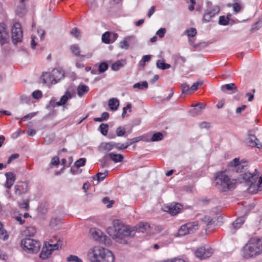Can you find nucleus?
Returning <instances> with one entry per match:
<instances>
[{"mask_svg": "<svg viewBox=\"0 0 262 262\" xmlns=\"http://www.w3.org/2000/svg\"><path fill=\"white\" fill-rule=\"evenodd\" d=\"M54 83H57L64 77V72L62 69H54L52 71Z\"/></svg>", "mask_w": 262, "mask_h": 262, "instance_id": "17", "label": "nucleus"}, {"mask_svg": "<svg viewBox=\"0 0 262 262\" xmlns=\"http://www.w3.org/2000/svg\"><path fill=\"white\" fill-rule=\"evenodd\" d=\"M87 257L91 262H114L115 260L113 252L100 246L91 248L88 252Z\"/></svg>", "mask_w": 262, "mask_h": 262, "instance_id": "2", "label": "nucleus"}, {"mask_svg": "<svg viewBox=\"0 0 262 262\" xmlns=\"http://www.w3.org/2000/svg\"><path fill=\"white\" fill-rule=\"evenodd\" d=\"M124 63L125 61L123 60H118L112 64L111 69L113 71H118L124 66Z\"/></svg>", "mask_w": 262, "mask_h": 262, "instance_id": "31", "label": "nucleus"}, {"mask_svg": "<svg viewBox=\"0 0 262 262\" xmlns=\"http://www.w3.org/2000/svg\"><path fill=\"white\" fill-rule=\"evenodd\" d=\"M70 50L71 53L76 56L81 57L82 58H90L92 57L93 54L89 52L84 55L80 54V49L77 44H73L70 46Z\"/></svg>", "mask_w": 262, "mask_h": 262, "instance_id": "13", "label": "nucleus"}, {"mask_svg": "<svg viewBox=\"0 0 262 262\" xmlns=\"http://www.w3.org/2000/svg\"><path fill=\"white\" fill-rule=\"evenodd\" d=\"M199 106V110H198L196 108H194L191 111V113L192 115H198L199 114H200L201 113V110L203 108H204L206 106V104L203 103H198L197 104H192L191 105V106L192 107H196V106Z\"/></svg>", "mask_w": 262, "mask_h": 262, "instance_id": "27", "label": "nucleus"}, {"mask_svg": "<svg viewBox=\"0 0 262 262\" xmlns=\"http://www.w3.org/2000/svg\"><path fill=\"white\" fill-rule=\"evenodd\" d=\"M228 6L230 7L232 6L233 8V11L235 13H237L239 12L241 10L242 7L241 5L239 3H234L232 4H229Z\"/></svg>", "mask_w": 262, "mask_h": 262, "instance_id": "38", "label": "nucleus"}, {"mask_svg": "<svg viewBox=\"0 0 262 262\" xmlns=\"http://www.w3.org/2000/svg\"><path fill=\"white\" fill-rule=\"evenodd\" d=\"M108 105L112 111H116L119 105V101L116 98H112L108 100Z\"/></svg>", "mask_w": 262, "mask_h": 262, "instance_id": "26", "label": "nucleus"}, {"mask_svg": "<svg viewBox=\"0 0 262 262\" xmlns=\"http://www.w3.org/2000/svg\"><path fill=\"white\" fill-rule=\"evenodd\" d=\"M71 34L77 38H79L80 36V32L78 28H74L71 31Z\"/></svg>", "mask_w": 262, "mask_h": 262, "instance_id": "51", "label": "nucleus"}, {"mask_svg": "<svg viewBox=\"0 0 262 262\" xmlns=\"http://www.w3.org/2000/svg\"><path fill=\"white\" fill-rule=\"evenodd\" d=\"M42 96V94L40 91L37 90L32 93V97L35 99L40 98Z\"/></svg>", "mask_w": 262, "mask_h": 262, "instance_id": "60", "label": "nucleus"}, {"mask_svg": "<svg viewBox=\"0 0 262 262\" xmlns=\"http://www.w3.org/2000/svg\"><path fill=\"white\" fill-rule=\"evenodd\" d=\"M128 147L125 144H121V143H114V148H117L118 150H122L125 149L127 148Z\"/></svg>", "mask_w": 262, "mask_h": 262, "instance_id": "55", "label": "nucleus"}, {"mask_svg": "<svg viewBox=\"0 0 262 262\" xmlns=\"http://www.w3.org/2000/svg\"><path fill=\"white\" fill-rule=\"evenodd\" d=\"M116 133L117 136L121 137L125 135L126 131L124 127L119 126L117 128Z\"/></svg>", "mask_w": 262, "mask_h": 262, "instance_id": "47", "label": "nucleus"}, {"mask_svg": "<svg viewBox=\"0 0 262 262\" xmlns=\"http://www.w3.org/2000/svg\"><path fill=\"white\" fill-rule=\"evenodd\" d=\"M67 260L69 262H83L81 259L73 255H70L68 256L67 258Z\"/></svg>", "mask_w": 262, "mask_h": 262, "instance_id": "42", "label": "nucleus"}, {"mask_svg": "<svg viewBox=\"0 0 262 262\" xmlns=\"http://www.w3.org/2000/svg\"><path fill=\"white\" fill-rule=\"evenodd\" d=\"M187 35L189 37H194L196 34V30L194 28H191L186 31Z\"/></svg>", "mask_w": 262, "mask_h": 262, "instance_id": "52", "label": "nucleus"}, {"mask_svg": "<svg viewBox=\"0 0 262 262\" xmlns=\"http://www.w3.org/2000/svg\"><path fill=\"white\" fill-rule=\"evenodd\" d=\"M150 228V226L147 223H140L138 225V229L139 232H146Z\"/></svg>", "mask_w": 262, "mask_h": 262, "instance_id": "33", "label": "nucleus"}, {"mask_svg": "<svg viewBox=\"0 0 262 262\" xmlns=\"http://www.w3.org/2000/svg\"><path fill=\"white\" fill-rule=\"evenodd\" d=\"M108 69V64L105 62H103L100 63L99 66L98 70L99 73H103L106 71Z\"/></svg>", "mask_w": 262, "mask_h": 262, "instance_id": "46", "label": "nucleus"}, {"mask_svg": "<svg viewBox=\"0 0 262 262\" xmlns=\"http://www.w3.org/2000/svg\"><path fill=\"white\" fill-rule=\"evenodd\" d=\"M256 183L257 191H262V176L259 178L258 177L257 181Z\"/></svg>", "mask_w": 262, "mask_h": 262, "instance_id": "56", "label": "nucleus"}, {"mask_svg": "<svg viewBox=\"0 0 262 262\" xmlns=\"http://www.w3.org/2000/svg\"><path fill=\"white\" fill-rule=\"evenodd\" d=\"M172 59L177 63L183 64L186 61V58L181 56L180 54H176L173 55Z\"/></svg>", "mask_w": 262, "mask_h": 262, "instance_id": "29", "label": "nucleus"}, {"mask_svg": "<svg viewBox=\"0 0 262 262\" xmlns=\"http://www.w3.org/2000/svg\"><path fill=\"white\" fill-rule=\"evenodd\" d=\"M202 222H203L206 226L209 225L212 223V220L210 219V217L207 216H205L202 219Z\"/></svg>", "mask_w": 262, "mask_h": 262, "instance_id": "61", "label": "nucleus"}, {"mask_svg": "<svg viewBox=\"0 0 262 262\" xmlns=\"http://www.w3.org/2000/svg\"><path fill=\"white\" fill-rule=\"evenodd\" d=\"M165 33L166 29L164 28H161L157 31L156 34L158 35L160 38H162L164 36Z\"/></svg>", "mask_w": 262, "mask_h": 262, "instance_id": "59", "label": "nucleus"}, {"mask_svg": "<svg viewBox=\"0 0 262 262\" xmlns=\"http://www.w3.org/2000/svg\"><path fill=\"white\" fill-rule=\"evenodd\" d=\"M134 88H137L140 90L143 89H147L148 88V83L146 81H143L142 82H138L133 85Z\"/></svg>", "mask_w": 262, "mask_h": 262, "instance_id": "37", "label": "nucleus"}, {"mask_svg": "<svg viewBox=\"0 0 262 262\" xmlns=\"http://www.w3.org/2000/svg\"><path fill=\"white\" fill-rule=\"evenodd\" d=\"M245 222V217L241 216L238 217L232 224V227L235 230L240 228Z\"/></svg>", "mask_w": 262, "mask_h": 262, "instance_id": "28", "label": "nucleus"}, {"mask_svg": "<svg viewBox=\"0 0 262 262\" xmlns=\"http://www.w3.org/2000/svg\"><path fill=\"white\" fill-rule=\"evenodd\" d=\"M20 246L21 248L29 253H37L40 248V243L38 241L30 238H24L21 239Z\"/></svg>", "mask_w": 262, "mask_h": 262, "instance_id": "5", "label": "nucleus"}, {"mask_svg": "<svg viewBox=\"0 0 262 262\" xmlns=\"http://www.w3.org/2000/svg\"><path fill=\"white\" fill-rule=\"evenodd\" d=\"M229 19L225 16H221L219 17V24L221 25L225 26L228 24Z\"/></svg>", "mask_w": 262, "mask_h": 262, "instance_id": "44", "label": "nucleus"}, {"mask_svg": "<svg viewBox=\"0 0 262 262\" xmlns=\"http://www.w3.org/2000/svg\"><path fill=\"white\" fill-rule=\"evenodd\" d=\"M8 32L6 30V25L4 23L0 24V43L2 45L7 42Z\"/></svg>", "mask_w": 262, "mask_h": 262, "instance_id": "16", "label": "nucleus"}, {"mask_svg": "<svg viewBox=\"0 0 262 262\" xmlns=\"http://www.w3.org/2000/svg\"><path fill=\"white\" fill-rule=\"evenodd\" d=\"M119 46L121 49H127L129 47V45L128 41L126 39H124L120 42Z\"/></svg>", "mask_w": 262, "mask_h": 262, "instance_id": "57", "label": "nucleus"}, {"mask_svg": "<svg viewBox=\"0 0 262 262\" xmlns=\"http://www.w3.org/2000/svg\"><path fill=\"white\" fill-rule=\"evenodd\" d=\"M241 178L246 182L250 183L252 181L257 179L258 175L250 172H244L240 174Z\"/></svg>", "mask_w": 262, "mask_h": 262, "instance_id": "21", "label": "nucleus"}, {"mask_svg": "<svg viewBox=\"0 0 262 262\" xmlns=\"http://www.w3.org/2000/svg\"><path fill=\"white\" fill-rule=\"evenodd\" d=\"M242 256L244 258L249 259L255 257L262 253V238L251 237L243 247Z\"/></svg>", "mask_w": 262, "mask_h": 262, "instance_id": "3", "label": "nucleus"}, {"mask_svg": "<svg viewBox=\"0 0 262 262\" xmlns=\"http://www.w3.org/2000/svg\"><path fill=\"white\" fill-rule=\"evenodd\" d=\"M213 249L209 246H202L196 250L195 255L201 259H206L210 257L213 253Z\"/></svg>", "mask_w": 262, "mask_h": 262, "instance_id": "9", "label": "nucleus"}, {"mask_svg": "<svg viewBox=\"0 0 262 262\" xmlns=\"http://www.w3.org/2000/svg\"><path fill=\"white\" fill-rule=\"evenodd\" d=\"M220 10V9L218 6H213L206 9L203 15V21L204 23L209 22L213 17L218 14Z\"/></svg>", "mask_w": 262, "mask_h": 262, "instance_id": "11", "label": "nucleus"}, {"mask_svg": "<svg viewBox=\"0 0 262 262\" xmlns=\"http://www.w3.org/2000/svg\"><path fill=\"white\" fill-rule=\"evenodd\" d=\"M221 89L223 92L232 91L233 92H237L238 91L237 88L234 83L223 85Z\"/></svg>", "mask_w": 262, "mask_h": 262, "instance_id": "24", "label": "nucleus"}, {"mask_svg": "<svg viewBox=\"0 0 262 262\" xmlns=\"http://www.w3.org/2000/svg\"><path fill=\"white\" fill-rule=\"evenodd\" d=\"M107 156L115 163L121 162L123 159V156L122 155L114 152L109 153Z\"/></svg>", "mask_w": 262, "mask_h": 262, "instance_id": "25", "label": "nucleus"}, {"mask_svg": "<svg viewBox=\"0 0 262 262\" xmlns=\"http://www.w3.org/2000/svg\"><path fill=\"white\" fill-rule=\"evenodd\" d=\"M150 59V55H144L142 59L141 60L140 62V63H142L143 65H144L146 62L149 61Z\"/></svg>", "mask_w": 262, "mask_h": 262, "instance_id": "64", "label": "nucleus"}, {"mask_svg": "<svg viewBox=\"0 0 262 262\" xmlns=\"http://www.w3.org/2000/svg\"><path fill=\"white\" fill-rule=\"evenodd\" d=\"M190 88L189 85L186 83H182L181 84V89L182 94H190L191 93L190 91Z\"/></svg>", "mask_w": 262, "mask_h": 262, "instance_id": "45", "label": "nucleus"}, {"mask_svg": "<svg viewBox=\"0 0 262 262\" xmlns=\"http://www.w3.org/2000/svg\"><path fill=\"white\" fill-rule=\"evenodd\" d=\"M214 183L217 189L222 192H226L235 188L237 180L231 179L225 171H222L215 174Z\"/></svg>", "mask_w": 262, "mask_h": 262, "instance_id": "4", "label": "nucleus"}, {"mask_svg": "<svg viewBox=\"0 0 262 262\" xmlns=\"http://www.w3.org/2000/svg\"><path fill=\"white\" fill-rule=\"evenodd\" d=\"M199 224L197 221L188 222L182 225L179 228L177 234L179 236H182L193 233L198 229Z\"/></svg>", "mask_w": 262, "mask_h": 262, "instance_id": "6", "label": "nucleus"}, {"mask_svg": "<svg viewBox=\"0 0 262 262\" xmlns=\"http://www.w3.org/2000/svg\"><path fill=\"white\" fill-rule=\"evenodd\" d=\"M142 139L141 137H137L134 138L133 139H127L126 143L127 146V147L130 146L131 145L133 144L134 143H136L139 141H140Z\"/></svg>", "mask_w": 262, "mask_h": 262, "instance_id": "43", "label": "nucleus"}, {"mask_svg": "<svg viewBox=\"0 0 262 262\" xmlns=\"http://www.w3.org/2000/svg\"><path fill=\"white\" fill-rule=\"evenodd\" d=\"M182 208V205L180 203H171L164 207V210L172 215H175L179 213Z\"/></svg>", "mask_w": 262, "mask_h": 262, "instance_id": "12", "label": "nucleus"}, {"mask_svg": "<svg viewBox=\"0 0 262 262\" xmlns=\"http://www.w3.org/2000/svg\"><path fill=\"white\" fill-rule=\"evenodd\" d=\"M111 33L110 32H106L102 35V41L103 42L109 44L111 43Z\"/></svg>", "mask_w": 262, "mask_h": 262, "instance_id": "34", "label": "nucleus"}, {"mask_svg": "<svg viewBox=\"0 0 262 262\" xmlns=\"http://www.w3.org/2000/svg\"><path fill=\"white\" fill-rule=\"evenodd\" d=\"M5 176L6 177V182L5 184V186L10 189L15 182L16 177L15 175L12 172L6 173Z\"/></svg>", "mask_w": 262, "mask_h": 262, "instance_id": "19", "label": "nucleus"}, {"mask_svg": "<svg viewBox=\"0 0 262 262\" xmlns=\"http://www.w3.org/2000/svg\"><path fill=\"white\" fill-rule=\"evenodd\" d=\"M249 145L252 147H256L258 148H262V144L259 142L254 135H249Z\"/></svg>", "mask_w": 262, "mask_h": 262, "instance_id": "20", "label": "nucleus"}, {"mask_svg": "<svg viewBox=\"0 0 262 262\" xmlns=\"http://www.w3.org/2000/svg\"><path fill=\"white\" fill-rule=\"evenodd\" d=\"M59 247V246L58 243L54 244L48 243L47 245V243L46 242L42 248L40 254V257L43 259L48 258L52 254L53 251L58 249Z\"/></svg>", "mask_w": 262, "mask_h": 262, "instance_id": "8", "label": "nucleus"}, {"mask_svg": "<svg viewBox=\"0 0 262 262\" xmlns=\"http://www.w3.org/2000/svg\"><path fill=\"white\" fill-rule=\"evenodd\" d=\"M114 148V143L112 142H102L99 146L100 151L108 152Z\"/></svg>", "mask_w": 262, "mask_h": 262, "instance_id": "22", "label": "nucleus"}, {"mask_svg": "<svg viewBox=\"0 0 262 262\" xmlns=\"http://www.w3.org/2000/svg\"><path fill=\"white\" fill-rule=\"evenodd\" d=\"M102 202L104 204H106V206L108 208L111 207L113 204L114 203V201H109V198L108 197L103 198L102 199Z\"/></svg>", "mask_w": 262, "mask_h": 262, "instance_id": "53", "label": "nucleus"}, {"mask_svg": "<svg viewBox=\"0 0 262 262\" xmlns=\"http://www.w3.org/2000/svg\"><path fill=\"white\" fill-rule=\"evenodd\" d=\"M203 84V82L202 81H197L194 82L193 85L190 87V91L191 93H193L195 91L198 89L199 85H202Z\"/></svg>", "mask_w": 262, "mask_h": 262, "instance_id": "50", "label": "nucleus"}, {"mask_svg": "<svg viewBox=\"0 0 262 262\" xmlns=\"http://www.w3.org/2000/svg\"><path fill=\"white\" fill-rule=\"evenodd\" d=\"M61 224L60 221L56 219H53L50 222V226L52 228H54L55 225L58 226Z\"/></svg>", "mask_w": 262, "mask_h": 262, "instance_id": "62", "label": "nucleus"}, {"mask_svg": "<svg viewBox=\"0 0 262 262\" xmlns=\"http://www.w3.org/2000/svg\"><path fill=\"white\" fill-rule=\"evenodd\" d=\"M107 233L117 242L126 244L129 237L134 236L135 231L129 226L124 225L119 220L113 221V226L107 229Z\"/></svg>", "mask_w": 262, "mask_h": 262, "instance_id": "1", "label": "nucleus"}, {"mask_svg": "<svg viewBox=\"0 0 262 262\" xmlns=\"http://www.w3.org/2000/svg\"><path fill=\"white\" fill-rule=\"evenodd\" d=\"M23 30L20 24L15 23L13 24L11 29V37L14 44L20 42L23 39Z\"/></svg>", "mask_w": 262, "mask_h": 262, "instance_id": "7", "label": "nucleus"}, {"mask_svg": "<svg viewBox=\"0 0 262 262\" xmlns=\"http://www.w3.org/2000/svg\"><path fill=\"white\" fill-rule=\"evenodd\" d=\"M72 97V94L69 91H66L64 95L61 97L59 101L55 102L54 101L51 100L50 103L53 107L56 106H61L64 105L68 100L70 99H71Z\"/></svg>", "mask_w": 262, "mask_h": 262, "instance_id": "14", "label": "nucleus"}, {"mask_svg": "<svg viewBox=\"0 0 262 262\" xmlns=\"http://www.w3.org/2000/svg\"><path fill=\"white\" fill-rule=\"evenodd\" d=\"M9 235L6 231L4 229L3 225L0 222V239L6 240L8 238Z\"/></svg>", "mask_w": 262, "mask_h": 262, "instance_id": "35", "label": "nucleus"}, {"mask_svg": "<svg viewBox=\"0 0 262 262\" xmlns=\"http://www.w3.org/2000/svg\"><path fill=\"white\" fill-rule=\"evenodd\" d=\"M89 91V86L85 84H79L76 89L77 94L79 97H82L87 94Z\"/></svg>", "mask_w": 262, "mask_h": 262, "instance_id": "23", "label": "nucleus"}, {"mask_svg": "<svg viewBox=\"0 0 262 262\" xmlns=\"http://www.w3.org/2000/svg\"><path fill=\"white\" fill-rule=\"evenodd\" d=\"M36 232V228L33 226H29L24 230V234L26 236H33Z\"/></svg>", "mask_w": 262, "mask_h": 262, "instance_id": "30", "label": "nucleus"}, {"mask_svg": "<svg viewBox=\"0 0 262 262\" xmlns=\"http://www.w3.org/2000/svg\"><path fill=\"white\" fill-rule=\"evenodd\" d=\"M85 163V159L84 158H80L75 162L74 165L76 167L79 168L80 167L84 166Z\"/></svg>", "mask_w": 262, "mask_h": 262, "instance_id": "48", "label": "nucleus"}, {"mask_svg": "<svg viewBox=\"0 0 262 262\" xmlns=\"http://www.w3.org/2000/svg\"><path fill=\"white\" fill-rule=\"evenodd\" d=\"M35 114H36L35 113H31L28 114L24 116V117H23L21 118L19 123H21V122L23 121H26V120H27L29 119H31L32 118H33L35 115Z\"/></svg>", "mask_w": 262, "mask_h": 262, "instance_id": "54", "label": "nucleus"}, {"mask_svg": "<svg viewBox=\"0 0 262 262\" xmlns=\"http://www.w3.org/2000/svg\"><path fill=\"white\" fill-rule=\"evenodd\" d=\"M246 167L247 165L242 161H239V158L234 159L228 164L229 169L238 173L243 172Z\"/></svg>", "mask_w": 262, "mask_h": 262, "instance_id": "10", "label": "nucleus"}, {"mask_svg": "<svg viewBox=\"0 0 262 262\" xmlns=\"http://www.w3.org/2000/svg\"><path fill=\"white\" fill-rule=\"evenodd\" d=\"M40 79L42 80V83L44 84H47L48 85L55 84L54 80V79H53V77L52 76V72L43 73L40 77Z\"/></svg>", "mask_w": 262, "mask_h": 262, "instance_id": "18", "label": "nucleus"}, {"mask_svg": "<svg viewBox=\"0 0 262 262\" xmlns=\"http://www.w3.org/2000/svg\"><path fill=\"white\" fill-rule=\"evenodd\" d=\"M90 236L96 241H102L103 238V232L99 229L97 228H92L90 230Z\"/></svg>", "mask_w": 262, "mask_h": 262, "instance_id": "15", "label": "nucleus"}, {"mask_svg": "<svg viewBox=\"0 0 262 262\" xmlns=\"http://www.w3.org/2000/svg\"><path fill=\"white\" fill-rule=\"evenodd\" d=\"M19 207L20 208L24 209L26 210L29 208V204L28 200H23L18 203Z\"/></svg>", "mask_w": 262, "mask_h": 262, "instance_id": "41", "label": "nucleus"}, {"mask_svg": "<svg viewBox=\"0 0 262 262\" xmlns=\"http://www.w3.org/2000/svg\"><path fill=\"white\" fill-rule=\"evenodd\" d=\"M162 262H185V261L182 258L174 257L171 259H168L165 260H163Z\"/></svg>", "mask_w": 262, "mask_h": 262, "instance_id": "58", "label": "nucleus"}, {"mask_svg": "<svg viewBox=\"0 0 262 262\" xmlns=\"http://www.w3.org/2000/svg\"><path fill=\"white\" fill-rule=\"evenodd\" d=\"M107 171L104 172H99L96 174V177L99 181L103 180L107 176Z\"/></svg>", "mask_w": 262, "mask_h": 262, "instance_id": "49", "label": "nucleus"}, {"mask_svg": "<svg viewBox=\"0 0 262 262\" xmlns=\"http://www.w3.org/2000/svg\"><path fill=\"white\" fill-rule=\"evenodd\" d=\"M19 157V155L18 154H12L8 159V160L7 161V164H10L12 161L18 158Z\"/></svg>", "mask_w": 262, "mask_h": 262, "instance_id": "63", "label": "nucleus"}, {"mask_svg": "<svg viewBox=\"0 0 262 262\" xmlns=\"http://www.w3.org/2000/svg\"><path fill=\"white\" fill-rule=\"evenodd\" d=\"M108 126L107 124L102 123L99 125V129L101 133L106 136L108 133Z\"/></svg>", "mask_w": 262, "mask_h": 262, "instance_id": "39", "label": "nucleus"}, {"mask_svg": "<svg viewBox=\"0 0 262 262\" xmlns=\"http://www.w3.org/2000/svg\"><path fill=\"white\" fill-rule=\"evenodd\" d=\"M257 181V179H256L252 181L249 184L248 189L249 192H250L254 194L258 192L257 190H255L257 189V186L256 183Z\"/></svg>", "mask_w": 262, "mask_h": 262, "instance_id": "32", "label": "nucleus"}, {"mask_svg": "<svg viewBox=\"0 0 262 262\" xmlns=\"http://www.w3.org/2000/svg\"><path fill=\"white\" fill-rule=\"evenodd\" d=\"M156 66L159 69L162 70H165L170 68V65L169 64L164 63L161 60H157Z\"/></svg>", "mask_w": 262, "mask_h": 262, "instance_id": "36", "label": "nucleus"}, {"mask_svg": "<svg viewBox=\"0 0 262 262\" xmlns=\"http://www.w3.org/2000/svg\"><path fill=\"white\" fill-rule=\"evenodd\" d=\"M163 136L161 133H156L152 135L151 138V141L155 142L160 141L163 139Z\"/></svg>", "mask_w": 262, "mask_h": 262, "instance_id": "40", "label": "nucleus"}]
</instances>
